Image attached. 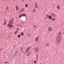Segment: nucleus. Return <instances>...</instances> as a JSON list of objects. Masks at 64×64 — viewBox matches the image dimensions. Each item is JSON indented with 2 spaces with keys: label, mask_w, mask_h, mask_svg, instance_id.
<instances>
[{
  "label": "nucleus",
  "mask_w": 64,
  "mask_h": 64,
  "mask_svg": "<svg viewBox=\"0 0 64 64\" xmlns=\"http://www.w3.org/2000/svg\"><path fill=\"white\" fill-rule=\"evenodd\" d=\"M18 52L16 51H14L13 52L12 54V56L16 58L17 57V56H18Z\"/></svg>",
  "instance_id": "obj_1"
},
{
  "label": "nucleus",
  "mask_w": 64,
  "mask_h": 64,
  "mask_svg": "<svg viewBox=\"0 0 64 64\" xmlns=\"http://www.w3.org/2000/svg\"><path fill=\"white\" fill-rule=\"evenodd\" d=\"M48 31L49 32H51L52 31V28L51 27H49L48 28Z\"/></svg>",
  "instance_id": "obj_2"
},
{
  "label": "nucleus",
  "mask_w": 64,
  "mask_h": 64,
  "mask_svg": "<svg viewBox=\"0 0 64 64\" xmlns=\"http://www.w3.org/2000/svg\"><path fill=\"white\" fill-rule=\"evenodd\" d=\"M30 47H28L26 50V52H28V51H29V50H30Z\"/></svg>",
  "instance_id": "obj_3"
},
{
  "label": "nucleus",
  "mask_w": 64,
  "mask_h": 64,
  "mask_svg": "<svg viewBox=\"0 0 64 64\" xmlns=\"http://www.w3.org/2000/svg\"><path fill=\"white\" fill-rule=\"evenodd\" d=\"M34 7L36 8H38V4H37V3H36V2H35V5Z\"/></svg>",
  "instance_id": "obj_4"
},
{
  "label": "nucleus",
  "mask_w": 64,
  "mask_h": 64,
  "mask_svg": "<svg viewBox=\"0 0 64 64\" xmlns=\"http://www.w3.org/2000/svg\"><path fill=\"white\" fill-rule=\"evenodd\" d=\"M50 14L51 16H52L53 17H56V15L52 13H50Z\"/></svg>",
  "instance_id": "obj_5"
},
{
  "label": "nucleus",
  "mask_w": 64,
  "mask_h": 64,
  "mask_svg": "<svg viewBox=\"0 0 64 64\" xmlns=\"http://www.w3.org/2000/svg\"><path fill=\"white\" fill-rule=\"evenodd\" d=\"M39 36L36 37L35 39V41H36V42H37V41H38V40H39Z\"/></svg>",
  "instance_id": "obj_6"
},
{
  "label": "nucleus",
  "mask_w": 64,
  "mask_h": 64,
  "mask_svg": "<svg viewBox=\"0 0 64 64\" xmlns=\"http://www.w3.org/2000/svg\"><path fill=\"white\" fill-rule=\"evenodd\" d=\"M6 19H5L4 20V25H6Z\"/></svg>",
  "instance_id": "obj_7"
},
{
  "label": "nucleus",
  "mask_w": 64,
  "mask_h": 64,
  "mask_svg": "<svg viewBox=\"0 0 64 64\" xmlns=\"http://www.w3.org/2000/svg\"><path fill=\"white\" fill-rule=\"evenodd\" d=\"M9 24H13V21L10 20L9 21Z\"/></svg>",
  "instance_id": "obj_8"
},
{
  "label": "nucleus",
  "mask_w": 64,
  "mask_h": 64,
  "mask_svg": "<svg viewBox=\"0 0 64 64\" xmlns=\"http://www.w3.org/2000/svg\"><path fill=\"white\" fill-rule=\"evenodd\" d=\"M36 52L37 53H38L39 52V49L38 48H37Z\"/></svg>",
  "instance_id": "obj_9"
},
{
  "label": "nucleus",
  "mask_w": 64,
  "mask_h": 64,
  "mask_svg": "<svg viewBox=\"0 0 64 64\" xmlns=\"http://www.w3.org/2000/svg\"><path fill=\"white\" fill-rule=\"evenodd\" d=\"M57 8L58 9H60V6H57Z\"/></svg>",
  "instance_id": "obj_10"
},
{
  "label": "nucleus",
  "mask_w": 64,
  "mask_h": 64,
  "mask_svg": "<svg viewBox=\"0 0 64 64\" xmlns=\"http://www.w3.org/2000/svg\"><path fill=\"white\" fill-rule=\"evenodd\" d=\"M16 10H18V9H19V7H18L17 6H16Z\"/></svg>",
  "instance_id": "obj_11"
},
{
  "label": "nucleus",
  "mask_w": 64,
  "mask_h": 64,
  "mask_svg": "<svg viewBox=\"0 0 64 64\" xmlns=\"http://www.w3.org/2000/svg\"><path fill=\"white\" fill-rule=\"evenodd\" d=\"M21 12H24V9L22 8V10H21Z\"/></svg>",
  "instance_id": "obj_12"
},
{
  "label": "nucleus",
  "mask_w": 64,
  "mask_h": 64,
  "mask_svg": "<svg viewBox=\"0 0 64 64\" xmlns=\"http://www.w3.org/2000/svg\"><path fill=\"white\" fill-rule=\"evenodd\" d=\"M52 21H54L55 20V19L54 18H52Z\"/></svg>",
  "instance_id": "obj_13"
},
{
  "label": "nucleus",
  "mask_w": 64,
  "mask_h": 64,
  "mask_svg": "<svg viewBox=\"0 0 64 64\" xmlns=\"http://www.w3.org/2000/svg\"><path fill=\"white\" fill-rule=\"evenodd\" d=\"M20 34L21 36H23V35H24V33L22 32Z\"/></svg>",
  "instance_id": "obj_14"
},
{
  "label": "nucleus",
  "mask_w": 64,
  "mask_h": 64,
  "mask_svg": "<svg viewBox=\"0 0 64 64\" xmlns=\"http://www.w3.org/2000/svg\"><path fill=\"white\" fill-rule=\"evenodd\" d=\"M10 24L9 23L7 25V26L8 27H10Z\"/></svg>",
  "instance_id": "obj_15"
},
{
  "label": "nucleus",
  "mask_w": 64,
  "mask_h": 64,
  "mask_svg": "<svg viewBox=\"0 0 64 64\" xmlns=\"http://www.w3.org/2000/svg\"><path fill=\"white\" fill-rule=\"evenodd\" d=\"M22 16H26V14H22Z\"/></svg>",
  "instance_id": "obj_16"
},
{
  "label": "nucleus",
  "mask_w": 64,
  "mask_h": 64,
  "mask_svg": "<svg viewBox=\"0 0 64 64\" xmlns=\"http://www.w3.org/2000/svg\"><path fill=\"white\" fill-rule=\"evenodd\" d=\"M52 18L50 16H48L49 19H51V18Z\"/></svg>",
  "instance_id": "obj_17"
},
{
  "label": "nucleus",
  "mask_w": 64,
  "mask_h": 64,
  "mask_svg": "<svg viewBox=\"0 0 64 64\" xmlns=\"http://www.w3.org/2000/svg\"><path fill=\"white\" fill-rule=\"evenodd\" d=\"M20 35L19 34L18 35V38H20Z\"/></svg>",
  "instance_id": "obj_18"
},
{
  "label": "nucleus",
  "mask_w": 64,
  "mask_h": 64,
  "mask_svg": "<svg viewBox=\"0 0 64 64\" xmlns=\"http://www.w3.org/2000/svg\"><path fill=\"white\" fill-rule=\"evenodd\" d=\"M13 25H12L11 24L10 26V27L11 28H12V27H13Z\"/></svg>",
  "instance_id": "obj_19"
},
{
  "label": "nucleus",
  "mask_w": 64,
  "mask_h": 64,
  "mask_svg": "<svg viewBox=\"0 0 64 64\" xmlns=\"http://www.w3.org/2000/svg\"><path fill=\"white\" fill-rule=\"evenodd\" d=\"M22 16V15H20L19 16L20 18H21Z\"/></svg>",
  "instance_id": "obj_20"
},
{
  "label": "nucleus",
  "mask_w": 64,
  "mask_h": 64,
  "mask_svg": "<svg viewBox=\"0 0 64 64\" xmlns=\"http://www.w3.org/2000/svg\"><path fill=\"white\" fill-rule=\"evenodd\" d=\"M34 51L35 52H36V48H34Z\"/></svg>",
  "instance_id": "obj_21"
},
{
  "label": "nucleus",
  "mask_w": 64,
  "mask_h": 64,
  "mask_svg": "<svg viewBox=\"0 0 64 64\" xmlns=\"http://www.w3.org/2000/svg\"><path fill=\"white\" fill-rule=\"evenodd\" d=\"M25 6L26 7H28V4H26Z\"/></svg>",
  "instance_id": "obj_22"
},
{
  "label": "nucleus",
  "mask_w": 64,
  "mask_h": 64,
  "mask_svg": "<svg viewBox=\"0 0 64 64\" xmlns=\"http://www.w3.org/2000/svg\"><path fill=\"white\" fill-rule=\"evenodd\" d=\"M62 34L61 32H60L58 33V35H61Z\"/></svg>",
  "instance_id": "obj_23"
},
{
  "label": "nucleus",
  "mask_w": 64,
  "mask_h": 64,
  "mask_svg": "<svg viewBox=\"0 0 64 64\" xmlns=\"http://www.w3.org/2000/svg\"><path fill=\"white\" fill-rule=\"evenodd\" d=\"M6 10H8V7H6Z\"/></svg>",
  "instance_id": "obj_24"
},
{
  "label": "nucleus",
  "mask_w": 64,
  "mask_h": 64,
  "mask_svg": "<svg viewBox=\"0 0 64 64\" xmlns=\"http://www.w3.org/2000/svg\"><path fill=\"white\" fill-rule=\"evenodd\" d=\"M30 55V53L28 52V55H27L28 56H29Z\"/></svg>",
  "instance_id": "obj_25"
},
{
  "label": "nucleus",
  "mask_w": 64,
  "mask_h": 64,
  "mask_svg": "<svg viewBox=\"0 0 64 64\" xmlns=\"http://www.w3.org/2000/svg\"><path fill=\"white\" fill-rule=\"evenodd\" d=\"M17 31H16V32H15V34H17Z\"/></svg>",
  "instance_id": "obj_26"
},
{
  "label": "nucleus",
  "mask_w": 64,
  "mask_h": 64,
  "mask_svg": "<svg viewBox=\"0 0 64 64\" xmlns=\"http://www.w3.org/2000/svg\"><path fill=\"white\" fill-rule=\"evenodd\" d=\"M21 22H24V21L23 20H21Z\"/></svg>",
  "instance_id": "obj_27"
},
{
  "label": "nucleus",
  "mask_w": 64,
  "mask_h": 64,
  "mask_svg": "<svg viewBox=\"0 0 64 64\" xmlns=\"http://www.w3.org/2000/svg\"><path fill=\"white\" fill-rule=\"evenodd\" d=\"M33 12H35V10H33Z\"/></svg>",
  "instance_id": "obj_28"
},
{
  "label": "nucleus",
  "mask_w": 64,
  "mask_h": 64,
  "mask_svg": "<svg viewBox=\"0 0 64 64\" xmlns=\"http://www.w3.org/2000/svg\"><path fill=\"white\" fill-rule=\"evenodd\" d=\"M46 17H48V16H49V15L48 14H47L46 15Z\"/></svg>",
  "instance_id": "obj_29"
},
{
  "label": "nucleus",
  "mask_w": 64,
  "mask_h": 64,
  "mask_svg": "<svg viewBox=\"0 0 64 64\" xmlns=\"http://www.w3.org/2000/svg\"><path fill=\"white\" fill-rule=\"evenodd\" d=\"M34 63H35V64H36V60L34 61Z\"/></svg>",
  "instance_id": "obj_30"
},
{
  "label": "nucleus",
  "mask_w": 64,
  "mask_h": 64,
  "mask_svg": "<svg viewBox=\"0 0 64 64\" xmlns=\"http://www.w3.org/2000/svg\"><path fill=\"white\" fill-rule=\"evenodd\" d=\"M4 63H6H6H7V62H5Z\"/></svg>",
  "instance_id": "obj_31"
},
{
  "label": "nucleus",
  "mask_w": 64,
  "mask_h": 64,
  "mask_svg": "<svg viewBox=\"0 0 64 64\" xmlns=\"http://www.w3.org/2000/svg\"><path fill=\"white\" fill-rule=\"evenodd\" d=\"M18 28H17V29H16V30H17V31H18Z\"/></svg>",
  "instance_id": "obj_32"
},
{
  "label": "nucleus",
  "mask_w": 64,
  "mask_h": 64,
  "mask_svg": "<svg viewBox=\"0 0 64 64\" xmlns=\"http://www.w3.org/2000/svg\"><path fill=\"white\" fill-rule=\"evenodd\" d=\"M8 37L9 38L10 37V36H8Z\"/></svg>",
  "instance_id": "obj_33"
},
{
  "label": "nucleus",
  "mask_w": 64,
  "mask_h": 64,
  "mask_svg": "<svg viewBox=\"0 0 64 64\" xmlns=\"http://www.w3.org/2000/svg\"><path fill=\"white\" fill-rule=\"evenodd\" d=\"M47 19V17H46L45 18V19Z\"/></svg>",
  "instance_id": "obj_34"
},
{
  "label": "nucleus",
  "mask_w": 64,
  "mask_h": 64,
  "mask_svg": "<svg viewBox=\"0 0 64 64\" xmlns=\"http://www.w3.org/2000/svg\"><path fill=\"white\" fill-rule=\"evenodd\" d=\"M2 0V1H3L4 0Z\"/></svg>",
  "instance_id": "obj_35"
},
{
  "label": "nucleus",
  "mask_w": 64,
  "mask_h": 64,
  "mask_svg": "<svg viewBox=\"0 0 64 64\" xmlns=\"http://www.w3.org/2000/svg\"><path fill=\"white\" fill-rule=\"evenodd\" d=\"M30 0H28V1H30Z\"/></svg>",
  "instance_id": "obj_36"
}]
</instances>
